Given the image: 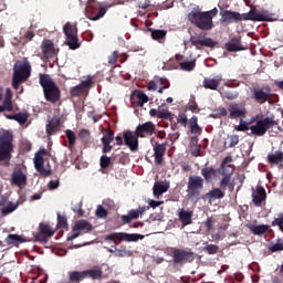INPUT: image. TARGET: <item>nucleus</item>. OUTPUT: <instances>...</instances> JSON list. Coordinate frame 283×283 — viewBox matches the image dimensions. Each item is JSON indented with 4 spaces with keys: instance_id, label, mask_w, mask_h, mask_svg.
I'll return each mask as SVG.
<instances>
[{
    "instance_id": "1",
    "label": "nucleus",
    "mask_w": 283,
    "mask_h": 283,
    "mask_svg": "<svg viewBox=\"0 0 283 283\" xmlns=\"http://www.w3.org/2000/svg\"><path fill=\"white\" fill-rule=\"evenodd\" d=\"M214 17H218V8H213L209 11L193 9L188 13L187 19L191 25H195L198 30H201L202 32H211V29L216 28L213 24Z\"/></svg>"
},
{
    "instance_id": "2",
    "label": "nucleus",
    "mask_w": 283,
    "mask_h": 283,
    "mask_svg": "<svg viewBox=\"0 0 283 283\" xmlns=\"http://www.w3.org/2000/svg\"><path fill=\"white\" fill-rule=\"evenodd\" d=\"M14 151V134L12 130H0V163L4 167H10L12 153Z\"/></svg>"
},
{
    "instance_id": "3",
    "label": "nucleus",
    "mask_w": 283,
    "mask_h": 283,
    "mask_svg": "<svg viewBox=\"0 0 283 283\" xmlns=\"http://www.w3.org/2000/svg\"><path fill=\"white\" fill-rule=\"evenodd\" d=\"M39 83L43 90L44 98L48 103H59L61 101V88L52 81L50 74L40 73Z\"/></svg>"
},
{
    "instance_id": "4",
    "label": "nucleus",
    "mask_w": 283,
    "mask_h": 283,
    "mask_svg": "<svg viewBox=\"0 0 283 283\" xmlns=\"http://www.w3.org/2000/svg\"><path fill=\"white\" fill-rule=\"evenodd\" d=\"M32 76V64L24 57L13 65L12 87L19 90L21 83H25Z\"/></svg>"
},
{
    "instance_id": "5",
    "label": "nucleus",
    "mask_w": 283,
    "mask_h": 283,
    "mask_svg": "<svg viewBox=\"0 0 283 283\" xmlns=\"http://www.w3.org/2000/svg\"><path fill=\"white\" fill-rule=\"evenodd\" d=\"M233 158L226 157L221 163V180L219 182V187L222 191H228L233 193L235 191V181L231 178L233 177V166L231 165Z\"/></svg>"
},
{
    "instance_id": "6",
    "label": "nucleus",
    "mask_w": 283,
    "mask_h": 283,
    "mask_svg": "<svg viewBox=\"0 0 283 283\" xmlns=\"http://www.w3.org/2000/svg\"><path fill=\"white\" fill-rule=\"evenodd\" d=\"M205 189V179L201 176L192 175L189 176L187 182V196L190 200L193 198H200L202 190Z\"/></svg>"
},
{
    "instance_id": "7",
    "label": "nucleus",
    "mask_w": 283,
    "mask_h": 283,
    "mask_svg": "<svg viewBox=\"0 0 283 283\" xmlns=\"http://www.w3.org/2000/svg\"><path fill=\"white\" fill-rule=\"evenodd\" d=\"M85 14L90 21H98L107 14V7L101 6V2L96 0H88L85 8Z\"/></svg>"
},
{
    "instance_id": "8",
    "label": "nucleus",
    "mask_w": 283,
    "mask_h": 283,
    "mask_svg": "<svg viewBox=\"0 0 283 283\" xmlns=\"http://www.w3.org/2000/svg\"><path fill=\"white\" fill-rule=\"evenodd\" d=\"M277 122H275L274 117H265L256 122L255 125L250 126L251 133L249 136H264L271 127H275Z\"/></svg>"
},
{
    "instance_id": "9",
    "label": "nucleus",
    "mask_w": 283,
    "mask_h": 283,
    "mask_svg": "<svg viewBox=\"0 0 283 283\" xmlns=\"http://www.w3.org/2000/svg\"><path fill=\"white\" fill-rule=\"evenodd\" d=\"M171 258L175 266H185L196 260V254L185 249L176 248L171 252Z\"/></svg>"
},
{
    "instance_id": "10",
    "label": "nucleus",
    "mask_w": 283,
    "mask_h": 283,
    "mask_svg": "<svg viewBox=\"0 0 283 283\" xmlns=\"http://www.w3.org/2000/svg\"><path fill=\"white\" fill-rule=\"evenodd\" d=\"M72 231L74 234L71 237H67L66 242H72V240H76L81 233H90L91 231H94V226L90 223L87 220H78L75 222V224L72 228Z\"/></svg>"
},
{
    "instance_id": "11",
    "label": "nucleus",
    "mask_w": 283,
    "mask_h": 283,
    "mask_svg": "<svg viewBox=\"0 0 283 283\" xmlns=\"http://www.w3.org/2000/svg\"><path fill=\"white\" fill-rule=\"evenodd\" d=\"M251 98L259 103V105H264V103H271V88L254 86L251 88Z\"/></svg>"
},
{
    "instance_id": "12",
    "label": "nucleus",
    "mask_w": 283,
    "mask_h": 283,
    "mask_svg": "<svg viewBox=\"0 0 283 283\" xmlns=\"http://www.w3.org/2000/svg\"><path fill=\"white\" fill-rule=\"evenodd\" d=\"M92 85H94V82L92 78H87L82 81L78 85L73 86L70 91L72 98H78V96H87V94H90V90H92Z\"/></svg>"
},
{
    "instance_id": "13",
    "label": "nucleus",
    "mask_w": 283,
    "mask_h": 283,
    "mask_svg": "<svg viewBox=\"0 0 283 283\" xmlns=\"http://www.w3.org/2000/svg\"><path fill=\"white\" fill-rule=\"evenodd\" d=\"M11 185L14 187H19V189H25L28 185V176L23 172L21 167L14 168L11 174Z\"/></svg>"
},
{
    "instance_id": "14",
    "label": "nucleus",
    "mask_w": 283,
    "mask_h": 283,
    "mask_svg": "<svg viewBox=\"0 0 283 283\" xmlns=\"http://www.w3.org/2000/svg\"><path fill=\"white\" fill-rule=\"evenodd\" d=\"M154 134H156V124L154 122L139 124L135 129V136H139V138H148Z\"/></svg>"
},
{
    "instance_id": "15",
    "label": "nucleus",
    "mask_w": 283,
    "mask_h": 283,
    "mask_svg": "<svg viewBox=\"0 0 283 283\" xmlns=\"http://www.w3.org/2000/svg\"><path fill=\"white\" fill-rule=\"evenodd\" d=\"M147 211H149V206H142L138 209L129 210L127 214H123L120 217V220H122V222H124V224H129V222H132V220H138L139 217L145 216V213H147Z\"/></svg>"
},
{
    "instance_id": "16",
    "label": "nucleus",
    "mask_w": 283,
    "mask_h": 283,
    "mask_svg": "<svg viewBox=\"0 0 283 283\" xmlns=\"http://www.w3.org/2000/svg\"><path fill=\"white\" fill-rule=\"evenodd\" d=\"M77 277V281L81 283L86 277H91V280H101L103 277V270L101 269H92L85 271H74Z\"/></svg>"
},
{
    "instance_id": "17",
    "label": "nucleus",
    "mask_w": 283,
    "mask_h": 283,
    "mask_svg": "<svg viewBox=\"0 0 283 283\" xmlns=\"http://www.w3.org/2000/svg\"><path fill=\"white\" fill-rule=\"evenodd\" d=\"M125 145L130 149V151H136L138 149V138L140 136H136V132L127 130L123 135Z\"/></svg>"
},
{
    "instance_id": "18",
    "label": "nucleus",
    "mask_w": 283,
    "mask_h": 283,
    "mask_svg": "<svg viewBox=\"0 0 283 283\" xmlns=\"http://www.w3.org/2000/svg\"><path fill=\"white\" fill-rule=\"evenodd\" d=\"M41 50L44 59H54L59 54V50L54 48V42L51 40H44L41 44Z\"/></svg>"
},
{
    "instance_id": "19",
    "label": "nucleus",
    "mask_w": 283,
    "mask_h": 283,
    "mask_svg": "<svg viewBox=\"0 0 283 283\" xmlns=\"http://www.w3.org/2000/svg\"><path fill=\"white\" fill-rule=\"evenodd\" d=\"M190 43L191 45H195V48L197 49H198V45H201L203 48H216V45H218V42L213 41V39L211 38L200 39V36L198 35H191Z\"/></svg>"
},
{
    "instance_id": "20",
    "label": "nucleus",
    "mask_w": 283,
    "mask_h": 283,
    "mask_svg": "<svg viewBox=\"0 0 283 283\" xmlns=\"http://www.w3.org/2000/svg\"><path fill=\"white\" fill-rule=\"evenodd\" d=\"M238 21H242L240 12L226 10L221 13V23H238Z\"/></svg>"
},
{
    "instance_id": "21",
    "label": "nucleus",
    "mask_w": 283,
    "mask_h": 283,
    "mask_svg": "<svg viewBox=\"0 0 283 283\" xmlns=\"http://www.w3.org/2000/svg\"><path fill=\"white\" fill-rule=\"evenodd\" d=\"M266 200V190L264 187H256V191L252 193V202L254 207H262V202Z\"/></svg>"
},
{
    "instance_id": "22",
    "label": "nucleus",
    "mask_w": 283,
    "mask_h": 283,
    "mask_svg": "<svg viewBox=\"0 0 283 283\" xmlns=\"http://www.w3.org/2000/svg\"><path fill=\"white\" fill-rule=\"evenodd\" d=\"M165 151H167V144L156 143L154 146V158L156 165H163L165 158Z\"/></svg>"
},
{
    "instance_id": "23",
    "label": "nucleus",
    "mask_w": 283,
    "mask_h": 283,
    "mask_svg": "<svg viewBox=\"0 0 283 283\" xmlns=\"http://www.w3.org/2000/svg\"><path fill=\"white\" fill-rule=\"evenodd\" d=\"M222 83V75H216L214 77H206L203 80V87L206 90H212L216 91L218 87H220V84Z\"/></svg>"
},
{
    "instance_id": "24",
    "label": "nucleus",
    "mask_w": 283,
    "mask_h": 283,
    "mask_svg": "<svg viewBox=\"0 0 283 283\" xmlns=\"http://www.w3.org/2000/svg\"><path fill=\"white\" fill-rule=\"evenodd\" d=\"M34 167L41 176H51L52 175V170L45 169V160L43 159V156H41V155H36L34 157Z\"/></svg>"
},
{
    "instance_id": "25",
    "label": "nucleus",
    "mask_w": 283,
    "mask_h": 283,
    "mask_svg": "<svg viewBox=\"0 0 283 283\" xmlns=\"http://www.w3.org/2000/svg\"><path fill=\"white\" fill-rule=\"evenodd\" d=\"M61 127V117L53 116L46 124V134L48 136H54L59 128Z\"/></svg>"
},
{
    "instance_id": "26",
    "label": "nucleus",
    "mask_w": 283,
    "mask_h": 283,
    "mask_svg": "<svg viewBox=\"0 0 283 283\" xmlns=\"http://www.w3.org/2000/svg\"><path fill=\"white\" fill-rule=\"evenodd\" d=\"M226 50L228 52H242V50H247V48L242 46L241 38H232L227 44Z\"/></svg>"
},
{
    "instance_id": "27",
    "label": "nucleus",
    "mask_w": 283,
    "mask_h": 283,
    "mask_svg": "<svg viewBox=\"0 0 283 283\" xmlns=\"http://www.w3.org/2000/svg\"><path fill=\"white\" fill-rule=\"evenodd\" d=\"M245 20L249 21H273V18L269 13H260L256 11L251 10L248 13V17L244 18Z\"/></svg>"
},
{
    "instance_id": "28",
    "label": "nucleus",
    "mask_w": 283,
    "mask_h": 283,
    "mask_svg": "<svg viewBox=\"0 0 283 283\" xmlns=\"http://www.w3.org/2000/svg\"><path fill=\"white\" fill-rule=\"evenodd\" d=\"M203 198L211 205L213 200H222V198H224V192L220 188H214L207 192Z\"/></svg>"
},
{
    "instance_id": "29",
    "label": "nucleus",
    "mask_w": 283,
    "mask_h": 283,
    "mask_svg": "<svg viewBox=\"0 0 283 283\" xmlns=\"http://www.w3.org/2000/svg\"><path fill=\"white\" fill-rule=\"evenodd\" d=\"M228 112H230V118H242L247 115V108L240 107L238 104H231Z\"/></svg>"
},
{
    "instance_id": "30",
    "label": "nucleus",
    "mask_w": 283,
    "mask_h": 283,
    "mask_svg": "<svg viewBox=\"0 0 283 283\" xmlns=\"http://www.w3.org/2000/svg\"><path fill=\"white\" fill-rule=\"evenodd\" d=\"M201 176L206 182H213V179L218 176V170L213 166H208L201 169Z\"/></svg>"
},
{
    "instance_id": "31",
    "label": "nucleus",
    "mask_w": 283,
    "mask_h": 283,
    "mask_svg": "<svg viewBox=\"0 0 283 283\" xmlns=\"http://www.w3.org/2000/svg\"><path fill=\"white\" fill-rule=\"evenodd\" d=\"M268 163L273 167L274 165H282L283 164V151L275 150L268 155Z\"/></svg>"
},
{
    "instance_id": "32",
    "label": "nucleus",
    "mask_w": 283,
    "mask_h": 283,
    "mask_svg": "<svg viewBox=\"0 0 283 283\" xmlns=\"http://www.w3.org/2000/svg\"><path fill=\"white\" fill-rule=\"evenodd\" d=\"M169 191V184H165L163 181H157L154 184L153 193L155 198H160L163 193H167Z\"/></svg>"
},
{
    "instance_id": "33",
    "label": "nucleus",
    "mask_w": 283,
    "mask_h": 283,
    "mask_svg": "<svg viewBox=\"0 0 283 283\" xmlns=\"http://www.w3.org/2000/svg\"><path fill=\"white\" fill-rule=\"evenodd\" d=\"M77 138L82 145H90V143H92V134L90 133V129H80L77 133Z\"/></svg>"
},
{
    "instance_id": "34",
    "label": "nucleus",
    "mask_w": 283,
    "mask_h": 283,
    "mask_svg": "<svg viewBox=\"0 0 283 283\" xmlns=\"http://www.w3.org/2000/svg\"><path fill=\"white\" fill-rule=\"evenodd\" d=\"M192 216H193L192 211H187L185 209H181L179 211V220H180V222L182 223L184 227H187V226L191 224Z\"/></svg>"
},
{
    "instance_id": "35",
    "label": "nucleus",
    "mask_w": 283,
    "mask_h": 283,
    "mask_svg": "<svg viewBox=\"0 0 283 283\" xmlns=\"http://www.w3.org/2000/svg\"><path fill=\"white\" fill-rule=\"evenodd\" d=\"M247 227L251 230L254 235H264L266 231H269L270 227L266 224L255 226V224H247Z\"/></svg>"
},
{
    "instance_id": "36",
    "label": "nucleus",
    "mask_w": 283,
    "mask_h": 283,
    "mask_svg": "<svg viewBox=\"0 0 283 283\" xmlns=\"http://www.w3.org/2000/svg\"><path fill=\"white\" fill-rule=\"evenodd\" d=\"M200 149H202V146L198 144V136L191 137V146H190V154L195 158L200 157Z\"/></svg>"
},
{
    "instance_id": "37",
    "label": "nucleus",
    "mask_w": 283,
    "mask_h": 283,
    "mask_svg": "<svg viewBox=\"0 0 283 283\" xmlns=\"http://www.w3.org/2000/svg\"><path fill=\"white\" fill-rule=\"evenodd\" d=\"M143 238L142 234L120 232V242H138L139 240H143Z\"/></svg>"
},
{
    "instance_id": "38",
    "label": "nucleus",
    "mask_w": 283,
    "mask_h": 283,
    "mask_svg": "<svg viewBox=\"0 0 283 283\" xmlns=\"http://www.w3.org/2000/svg\"><path fill=\"white\" fill-rule=\"evenodd\" d=\"M2 109H4V112H12L14 109V105L12 104V94H10V88H8L6 97L2 102Z\"/></svg>"
},
{
    "instance_id": "39",
    "label": "nucleus",
    "mask_w": 283,
    "mask_h": 283,
    "mask_svg": "<svg viewBox=\"0 0 283 283\" xmlns=\"http://www.w3.org/2000/svg\"><path fill=\"white\" fill-rule=\"evenodd\" d=\"M6 244L17 247V244H20L21 242H25L22 235L19 234H8V237L4 240Z\"/></svg>"
},
{
    "instance_id": "40",
    "label": "nucleus",
    "mask_w": 283,
    "mask_h": 283,
    "mask_svg": "<svg viewBox=\"0 0 283 283\" xmlns=\"http://www.w3.org/2000/svg\"><path fill=\"white\" fill-rule=\"evenodd\" d=\"M63 32H64L66 39H69L70 36H76L78 34V29H76V27L72 25V23L66 22L63 27Z\"/></svg>"
},
{
    "instance_id": "41",
    "label": "nucleus",
    "mask_w": 283,
    "mask_h": 283,
    "mask_svg": "<svg viewBox=\"0 0 283 283\" xmlns=\"http://www.w3.org/2000/svg\"><path fill=\"white\" fill-rule=\"evenodd\" d=\"M66 45H69L70 50H78V48H81V43H78V35H71L66 38Z\"/></svg>"
},
{
    "instance_id": "42",
    "label": "nucleus",
    "mask_w": 283,
    "mask_h": 283,
    "mask_svg": "<svg viewBox=\"0 0 283 283\" xmlns=\"http://www.w3.org/2000/svg\"><path fill=\"white\" fill-rule=\"evenodd\" d=\"M167 36V31L165 30H151V39L154 41H159V43H163V40Z\"/></svg>"
},
{
    "instance_id": "43",
    "label": "nucleus",
    "mask_w": 283,
    "mask_h": 283,
    "mask_svg": "<svg viewBox=\"0 0 283 283\" xmlns=\"http://www.w3.org/2000/svg\"><path fill=\"white\" fill-rule=\"evenodd\" d=\"M220 95L222 96V98H227V101H235V98L240 96V93L223 90L220 92Z\"/></svg>"
},
{
    "instance_id": "44",
    "label": "nucleus",
    "mask_w": 283,
    "mask_h": 283,
    "mask_svg": "<svg viewBox=\"0 0 283 283\" xmlns=\"http://www.w3.org/2000/svg\"><path fill=\"white\" fill-rule=\"evenodd\" d=\"M65 136L69 140L70 147H74L76 145V133H74L72 129H66Z\"/></svg>"
},
{
    "instance_id": "45",
    "label": "nucleus",
    "mask_w": 283,
    "mask_h": 283,
    "mask_svg": "<svg viewBox=\"0 0 283 283\" xmlns=\"http://www.w3.org/2000/svg\"><path fill=\"white\" fill-rule=\"evenodd\" d=\"M40 233H44L48 238H52V235H54V230H52L48 223H40Z\"/></svg>"
},
{
    "instance_id": "46",
    "label": "nucleus",
    "mask_w": 283,
    "mask_h": 283,
    "mask_svg": "<svg viewBox=\"0 0 283 283\" xmlns=\"http://www.w3.org/2000/svg\"><path fill=\"white\" fill-rule=\"evenodd\" d=\"M19 208V203H12L9 202V205L4 208L1 209V213L2 216H10V213H12V211H17V209Z\"/></svg>"
},
{
    "instance_id": "47",
    "label": "nucleus",
    "mask_w": 283,
    "mask_h": 283,
    "mask_svg": "<svg viewBox=\"0 0 283 283\" xmlns=\"http://www.w3.org/2000/svg\"><path fill=\"white\" fill-rule=\"evenodd\" d=\"M269 250L271 253H277V251H283V239H277L275 243H271Z\"/></svg>"
},
{
    "instance_id": "48",
    "label": "nucleus",
    "mask_w": 283,
    "mask_h": 283,
    "mask_svg": "<svg viewBox=\"0 0 283 283\" xmlns=\"http://www.w3.org/2000/svg\"><path fill=\"white\" fill-rule=\"evenodd\" d=\"M13 120H17L19 125H25L28 123V114L27 113H17L13 115Z\"/></svg>"
},
{
    "instance_id": "49",
    "label": "nucleus",
    "mask_w": 283,
    "mask_h": 283,
    "mask_svg": "<svg viewBox=\"0 0 283 283\" xmlns=\"http://www.w3.org/2000/svg\"><path fill=\"white\" fill-rule=\"evenodd\" d=\"M158 118H161L164 120H171V112L167 108H158Z\"/></svg>"
},
{
    "instance_id": "50",
    "label": "nucleus",
    "mask_w": 283,
    "mask_h": 283,
    "mask_svg": "<svg viewBox=\"0 0 283 283\" xmlns=\"http://www.w3.org/2000/svg\"><path fill=\"white\" fill-rule=\"evenodd\" d=\"M179 65L184 72H192L196 67V61L181 62Z\"/></svg>"
},
{
    "instance_id": "51",
    "label": "nucleus",
    "mask_w": 283,
    "mask_h": 283,
    "mask_svg": "<svg viewBox=\"0 0 283 283\" xmlns=\"http://www.w3.org/2000/svg\"><path fill=\"white\" fill-rule=\"evenodd\" d=\"M57 229H67V217L61 216V213H57Z\"/></svg>"
},
{
    "instance_id": "52",
    "label": "nucleus",
    "mask_w": 283,
    "mask_h": 283,
    "mask_svg": "<svg viewBox=\"0 0 283 283\" xmlns=\"http://www.w3.org/2000/svg\"><path fill=\"white\" fill-rule=\"evenodd\" d=\"M104 240L106 241V242H114V244H118V242H116V240H119V242H120V232H113V233H111V234H107L105 238H104Z\"/></svg>"
},
{
    "instance_id": "53",
    "label": "nucleus",
    "mask_w": 283,
    "mask_h": 283,
    "mask_svg": "<svg viewBox=\"0 0 283 283\" xmlns=\"http://www.w3.org/2000/svg\"><path fill=\"white\" fill-rule=\"evenodd\" d=\"M203 251H207L209 255H216L220 251V247L216 244H208L203 248Z\"/></svg>"
},
{
    "instance_id": "54",
    "label": "nucleus",
    "mask_w": 283,
    "mask_h": 283,
    "mask_svg": "<svg viewBox=\"0 0 283 283\" xmlns=\"http://www.w3.org/2000/svg\"><path fill=\"white\" fill-rule=\"evenodd\" d=\"M109 165H112V158L103 155L99 159L101 169H107V167H109Z\"/></svg>"
},
{
    "instance_id": "55",
    "label": "nucleus",
    "mask_w": 283,
    "mask_h": 283,
    "mask_svg": "<svg viewBox=\"0 0 283 283\" xmlns=\"http://www.w3.org/2000/svg\"><path fill=\"white\" fill-rule=\"evenodd\" d=\"M96 218L105 219L108 216L107 210L103 206H98L95 211Z\"/></svg>"
},
{
    "instance_id": "56",
    "label": "nucleus",
    "mask_w": 283,
    "mask_h": 283,
    "mask_svg": "<svg viewBox=\"0 0 283 283\" xmlns=\"http://www.w3.org/2000/svg\"><path fill=\"white\" fill-rule=\"evenodd\" d=\"M137 98H138L139 107H143V105H145V103L149 102V97L144 92L137 93Z\"/></svg>"
},
{
    "instance_id": "57",
    "label": "nucleus",
    "mask_w": 283,
    "mask_h": 283,
    "mask_svg": "<svg viewBox=\"0 0 283 283\" xmlns=\"http://www.w3.org/2000/svg\"><path fill=\"white\" fill-rule=\"evenodd\" d=\"M177 123H180L182 127H187V125L189 124V118H187V114L179 113L177 117Z\"/></svg>"
},
{
    "instance_id": "58",
    "label": "nucleus",
    "mask_w": 283,
    "mask_h": 283,
    "mask_svg": "<svg viewBox=\"0 0 283 283\" xmlns=\"http://www.w3.org/2000/svg\"><path fill=\"white\" fill-rule=\"evenodd\" d=\"M114 142V130L109 129L107 133L102 137V143H113Z\"/></svg>"
},
{
    "instance_id": "59",
    "label": "nucleus",
    "mask_w": 283,
    "mask_h": 283,
    "mask_svg": "<svg viewBox=\"0 0 283 283\" xmlns=\"http://www.w3.org/2000/svg\"><path fill=\"white\" fill-rule=\"evenodd\" d=\"M229 139V145L228 147H235V145H238V143H240V136L238 135H231L228 137Z\"/></svg>"
},
{
    "instance_id": "60",
    "label": "nucleus",
    "mask_w": 283,
    "mask_h": 283,
    "mask_svg": "<svg viewBox=\"0 0 283 283\" xmlns=\"http://www.w3.org/2000/svg\"><path fill=\"white\" fill-rule=\"evenodd\" d=\"M118 61V51H114L109 56H108V63L109 65H115V63Z\"/></svg>"
},
{
    "instance_id": "61",
    "label": "nucleus",
    "mask_w": 283,
    "mask_h": 283,
    "mask_svg": "<svg viewBox=\"0 0 283 283\" xmlns=\"http://www.w3.org/2000/svg\"><path fill=\"white\" fill-rule=\"evenodd\" d=\"M237 132H249V129H251V127H249V124H247V122H242L240 123V125H238L235 127Z\"/></svg>"
},
{
    "instance_id": "62",
    "label": "nucleus",
    "mask_w": 283,
    "mask_h": 283,
    "mask_svg": "<svg viewBox=\"0 0 283 283\" xmlns=\"http://www.w3.org/2000/svg\"><path fill=\"white\" fill-rule=\"evenodd\" d=\"M137 6L140 10H147L151 6V0L139 1Z\"/></svg>"
},
{
    "instance_id": "63",
    "label": "nucleus",
    "mask_w": 283,
    "mask_h": 283,
    "mask_svg": "<svg viewBox=\"0 0 283 283\" xmlns=\"http://www.w3.org/2000/svg\"><path fill=\"white\" fill-rule=\"evenodd\" d=\"M187 109L192 112V114H200V108L198 107V104L193 102L192 104L187 106Z\"/></svg>"
},
{
    "instance_id": "64",
    "label": "nucleus",
    "mask_w": 283,
    "mask_h": 283,
    "mask_svg": "<svg viewBox=\"0 0 283 283\" xmlns=\"http://www.w3.org/2000/svg\"><path fill=\"white\" fill-rule=\"evenodd\" d=\"M59 185H61V182L59 181V179H57V180H51V181H49L48 187H49V189H50L51 191H54V189H59Z\"/></svg>"
}]
</instances>
